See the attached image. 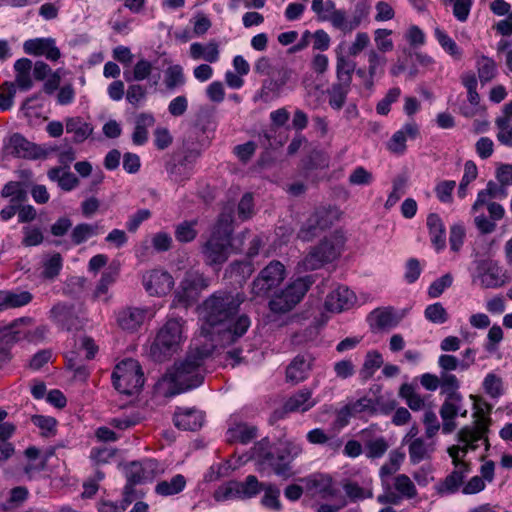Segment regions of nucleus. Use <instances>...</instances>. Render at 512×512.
Masks as SVG:
<instances>
[{
    "label": "nucleus",
    "instance_id": "obj_1",
    "mask_svg": "<svg viewBox=\"0 0 512 512\" xmlns=\"http://www.w3.org/2000/svg\"><path fill=\"white\" fill-rule=\"evenodd\" d=\"M245 295L241 292L219 290L206 298L199 307L202 320L199 338L216 346L230 345L242 337L250 327L246 314L239 315Z\"/></svg>",
    "mask_w": 512,
    "mask_h": 512
},
{
    "label": "nucleus",
    "instance_id": "obj_2",
    "mask_svg": "<svg viewBox=\"0 0 512 512\" xmlns=\"http://www.w3.org/2000/svg\"><path fill=\"white\" fill-rule=\"evenodd\" d=\"M488 426L489 419L480 417L474 427L467 426L458 432V440L461 445H452L447 450L454 469L436 485L438 494H454L464 484V479L471 471V465L465 461V457L469 450L477 449L479 441L483 440L488 444L486 437Z\"/></svg>",
    "mask_w": 512,
    "mask_h": 512
},
{
    "label": "nucleus",
    "instance_id": "obj_3",
    "mask_svg": "<svg viewBox=\"0 0 512 512\" xmlns=\"http://www.w3.org/2000/svg\"><path fill=\"white\" fill-rule=\"evenodd\" d=\"M215 348L216 345L207 339L198 337L192 340L185 357L173 365L166 377L179 392L200 386L206 373L205 362Z\"/></svg>",
    "mask_w": 512,
    "mask_h": 512
},
{
    "label": "nucleus",
    "instance_id": "obj_4",
    "mask_svg": "<svg viewBox=\"0 0 512 512\" xmlns=\"http://www.w3.org/2000/svg\"><path fill=\"white\" fill-rule=\"evenodd\" d=\"M233 232L232 216L221 214L212 232L202 245L204 262L209 266H221L228 260Z\"/></svg>",
    "mask_w": 512,
    "mask_h": 512
},
{
    "label": "nucleus",
    "instance_id": "obj_5",
    "mask_svg": "<svg viewBox=\"0 0 512 512\" xmlns=\"http://www.w3.org/2000/svg\"><path fill=\"white\" fill-rule=\"evenodd\" d=\"M185 323L180 317H172L159 328L150 346V355L155 361H165L181 349L187 338Z\"/></svg>",
    "mask_w": 512,
    "mask_h": 512
},
{
    "label": "nucleus",
    "instance_id": "obj_6",
    "mask_svg": "<svg viewBox=\"0 0 512 512\" xmlns=\"http://www.w3.org/2000/svg\"><path fill=\"white\" fill-rule=\"evenodd\" d=\"M312 284L311 276L299 277L284 289L274 291L269 301V309L277 314L291 311L303 299Z\"/></svg>",
    "mask_w": 512,
    "mask_h": 512
},
{
    "label": "nucleus",
    "instance_id": "obj_7",
    "mask_svg": "<svg viewBox=\"0 0 512 512\" xmlns=\"http://www.w3.org/2000/svg\"><path fill=\"white\" fill-rule=\"evenodd\" d=\"M344 244L345 238L343 234L340 232L333 233L305 256L301 261L302 268L306 271H312L334 261L341 254Z\"/></svg>",
    "mask_w": 512,
    "mask_h": 512
},
{
    "label": "nucleus",
    "instance_id": "obj_8",
    "mask_svg": "<svg viewBox=\"0 0 512 512\" xmlns=\"http://www.w3.org/2000/svg\"><path fill=\"white\" fill-rule=\"evenodd\" d=\"M114 388L121 394L138 393L144 384L142 368L137 360L125 359L119 362L112 373Z\"/></svg>",
    "mask_w": 512,
    "mask_h": 512
},
{
    "label": "nucleus",
    "instance_id": "obj_9",
    "mask_svg": "<svg viewBox=\"0 0 512 512\" xmlns=\"http://www.w3.org/2000/svg\"><path fill=\"white\" fill-rule=\"evenodd\" d=\"M286 276L285 266L280 261H271L253 280L251 294L254 297H268L279 288Z\"/></svg>",
    "mask_w": 512,
    "mask_h": 512
},
{
    "label": "nucleus",
    "instance_id": "obj_10",
    "mask_svg": "<svg viewBox=\"0 0 512 512\" xmlns=\"http://www.w3.org/2000/svg\"><path fill=\"white\" fill-rule=\"evenodd\" d=\"M208 286L209 280L202 273L197 271L187 272L175 293L173 306L185 308L191 306Z\"/></svg>",
    "mask_w": 512,
    "mask_h": 512
},
{
    "label": "nucleus",
    "instance_id": "obj_11",
    "mask_svg": "<svg viewBox=\"0 0 512 512\" xmlns=\"http://www.w3.org/2000/svg\"><path fill=\"white\" fill-rule=\"evenodd\" d=\"M509 281L503 268L493 260H481L477 263L473 282L482 288H500Z\"/></svg>",
    "mask_w": 512,
    "mask_h": 512
},
{
    "label": "nucleus",
    "instance_id": "obj_12",
    "mask_svg": "<svg viewBox=\"0 0 512 512\" xmlns=\"http://www.w3.org/2000/svg\"><path fill=\"white\" fill-rule=\"evenodd\" d=\"M5 155L36 160L46 157V152L37 144L30 142L23 135L14 133L3 141Z\"/></svg>",
    "mask_w": 512,
    "mask_h": 512
},
{
    "label": "nucleus",
    "instance_id": "obj_13",
    "mask_svg": "<svg viewBox=\"0 0 512 512\" xmlns=\"http://www.w3.org/2000/svg\"><path fill=\"white\" fill-rule=\"evenodd\" d=\"M439 413L443 420L442 432L444 434L452 433L456 429V423L454 419L458 415L466 417L468 413L464 405L463 396L461 394H454L445 397V400L440 407Z\"/></svg>",
    "mask_w": 512,
    "mask_h": 512
},
{
    "label": "nucleus",
    "instance_id": "obj_14",
    "mask_svg": "<svg viewBox=\"0 0 512 512\" xmlns=\"http://www.w3.org/2000/svg\"><path fill=\"white\" fill-rule=\"evenodd\" d=\"M142 284L151 296H164L174 287V278L163 269H152L142 276Z\"/></svg>",
    "mask_w": 512,
    "mask_h": 512
},
{
    "label": "nucleus",
    "instance_id": "obj_15",
    "mask_svg": "<svg viewBox=\"0 0 512 512\" xmlns=\"http://www.w3.org/2000/svg\"><path fill=\"white\" fill-rule=\"evenodd\" d=\"M149 310L143 307L127 306L116 313L117 325L126 332H136L145 322Z\"/></svg>",
    "mask_w": 512,
    "mask_h": 512
},
{
    "label": "nucleus",
    "instance_id": "obj_16",
    "mask_svg": "<svg viewBox=\"0 0 512 512\" xmlns=\"http://www.w3.org/2000/svg\"><path fill=\"white\" fill-rule=\"evenodd\" d=\"M23 49L27 54L44 56L47 60L53 62L61 57V52L53 38L29 39L24 42Z\"/></svg>",
    "mask_w": 512,
    "mask_h": 512
},
{
    "label": "nucleus",
    "instance_id": "obj_17",
    "mask_svg": "<svg viewBox=\"0 0 512 512\" xmlns=\"http://www.w3.org/2000/svg\"><path fill=\"white\" fill-rule=\"evenodd\" d=\"M50 318L67 331L78 330L83 326L82 319L72 306L58 303L50 310Z\"/></svg>",
    "mask_w": 512,
    "mask_h": 512
},
{
    "label": "nucleus",
    "instance_id": "obj_18",
    "mask_svg": "<svg viewBox=\"0 0 512 512\" xmlns=\"http://www.w3.org/2000/svg\"><path fill=\"white\" fill-rule=\"evenodd\" d=\"M307 489L313 496H318L322 499H333L337 496L339 490L334 485L332 478L326 474H313L305 480Z\"/></svg>",
    "mask_w": 512,
    "mask_h": 512
},
{
    "label": "nucleus",
    "instance_id": "obj_19",
    "mask_svg": "<svg viewBox=\"0 0 512 512\" xmlns=\"http://www.w3.org/2000/svg\"><path fill=\"white\" fill-rule=\"evenodd\" d=\"M31 321V318L28 317L15 320L8 326L7 336H9L10 339L15 342L21 341L23 339H26L29 342L42 339L47 331L46 327L40 326L34 330H29L23 327L25 324H30Z\"/></svg>",
    "mask_w": 512,
    "mask_h": 512
},
{
    "label": "nucleus",
    "instance_id": "obj_20",
    "mask_svg": "<svg viewBox=\"0 0 512 512\" xmlns=\"http://www.w3.org/2000/svg\"><path fill=\"white\" fill-rule=\"evenodd\" d=\"M314 358L309 354H299L286 368V381L298 384L308 378Z\"/></svg>",
    "mask_w": 512,
    "mask_h": 512
},
{
    "label": "nucleus",
    "instance_id": "obj_21",
    "mask_svg": "<svg viewBox=\"0 0 512 512\" xmlns=\"http://www.w3.org/2000/svg\"><path fill=\"white\" fill-rule=\"evenodd\" d=\"M355 300L353 291L345 286H338L327 295L324 305L330 312H342L352 307Z\"/></svg>",
    "mask_w": 512,
    "mask_h": 512
},
{
    "label": "nucleus",
    "instance_id": "obj_22",
    "mask_svg": "<svg viewBox=\"0 0 512 512\" xmlns=\"http://www.w3.org/2000/svg\"><path fill=\"white\" fill-rule=\"evenodd\" d=\"M328 214V211L325 209L317 210L303 224L300 231L298 232V237L303 241H310L320 231L329 227L330 222L327 219Z\"/></svg>",
    "mask_w": 512,
    "mask_h": 512
},
{
    "label": "nucleus",
    "instance_id": "obj_23",
    "mask_svg": "<svg viewBox=\"0 0 512 512\" xmlns=\"http://www.w3.org/2000/svg\"><path fill=\"white\" fill-rule=\"evenodd\" d=\"M312 395L313 392L310 389L303 388L298 390L285 401L283 411L285 413H304L310 410L317 404V401L312 397Z\"/></svg>",
    "mask_w": 512,
    "mask_h": 512
},
{
    "label": "nucleus",
    "instance_id": "obj_24",
    "mask_svg": "<svg viewBox=\"0 0 512 512\" xmlns=\"http://www.w3.org/2000/svg\"><path fill=\"white\" fill-rule=\"evenodd\" d=\"M203 422V413L194 408H179L174 414V423L182 430L195 431L201 428Z\"/></svg>",
    "mask_w": 512,
    "mask_h": 512
},
{
    "label": "nucleus",
    "instance_id": "obj_25",
    "mask_svg": "<svg viewBox=\"0 0 512 512\" xmlns=\"http://www.w3.org/2000/svg\"><path fill=\"white\" fill-rule=\"evenodd\" d=\"M370 14V5L367 0H358L354 6L352 16L349 17L345 11V20L342 25L341 32L349 34L356 30L364 21H366Z\"/></svg>",
    "mask_w": 512,
    "mask_h": 512
},
{
    "label": "nucleus",
    "instance_id": "obj_26",
    "mask_svg": "<svg viewBox=\"0 0 512 512\" xmlns=\"http://www.w3.org/2000/svg\"><path fill=\"white\" fill-rule=\"evenodd\" d=\"M426 225L436 251L443 250L446 247V229L441 217L436 213H430L427 216Z\"/></svg>",
    "mask_w": 512,
    "mask_h": 512
},
{
    "label": "nucleus",
    "instance_id": "obj_27",
    "mask_svg": "<svg viewBox=\"0 0 512 512\" xmlns=\"http://www.w3.org/2000/svg\"><path fill=\"white\" fill-rule=\"evenodd\" d=\"M262 445V443H259L257 446L254 447V454L257 455L258 457L265 458L269 462L270 466L272 467L274 473L277 476L283 479L290 478L293 475L292 466L290 464L291 461L287 460L284 454H278L277 457L275 458L269 452L265 454L259 452Z\"/></svg>",
    "mask_w": 512,
    "mask_h": 512
},
{
    "label": "nucleus",
    "instance_id": "obj_28",
    "mask_svg": "<svg viewBox=\"0 0 512 512\" xmlns=\"http://www.w3.org/2000/svg\"><path fill=\"white\" fill-rule=\"evenodd\" d=\"M368 321L372 330L391 329L399 323V319L391 308L373 310L368 316Z\"/></svg>",
    "mask_w": 512,
    "mask_h": 512
},
{
    "label": "nucleus",
    "instance_id": "obj_29",
    "mask_svg": "<svg viewBox=\"0 0 512 512\" xmlns=\"http://www.w3.org/2000/svg\"><path fill=\"white\" fill-rule=\"evenodd\" d=\"M398 394L412 411H425L428 409L427 397L421 395L413 384H402Z\"/></svg>",
    "mask_w": 512,
    "mask_h": 512
},
{
    "label": "nucleus",
    "instance_id": "obj_30",
    "mask_svg": "<svg viewBox=\"0 0 512 512\" xmlns=\"http://www.w3.org/2000/svg\"><path fill=\"white\" fill-rule=\"evenodd\" d=\"M435 450V443L432 439L418 438L408 443V452L410 461L413 464L419 463L427 459Z\"/></svg>",
    "mask_w": 512,
    "mask_h": 512
},
{
    "label": "nucleus",
    "instance_id": "obj_31",
    "mask_svg": "<svg viewBox=\"0 0 512 512\" xmlns=\"http://www.w3.org/2000/svg\"><path fill=\"white\" fill-rule=\"evenodd\" d=\"M152 461L131 462L125 467L127 484L136 485L145 482L150 478L149 470L152 469Z\"/></svg>",
    "mask_w": 512,
    "mask_h": 512
},
{
    "label": "nucleus",
    "instance_id": "obj_32",
    "mask_svg": "<svg viewBox=\"0 0 512 512\" xmlns=\"http://www.w3.org/2000/svg\"><path fill=\"white\" fill-rule=\"evenodd\" d=\"M66 132L73 134V141L81 143L85 141L93 132V127L90 123L81 117H68L65 120Z\"/></svg>",
    "mask_w": 512,
    "mask_h": 512
},
{
    "label": "nucleus",
    "instance_id": "obj_33",
    "mask_svg": "<svg viewBox=\"0 0 512 512\" xmlns=\"http://www.w3.org/2000/svg\"><path fill=\"white\" fill-rule=\"evenodd\" d=\"M190 56L194 60L203 59L209 63H215L219 60L220 51L216 42L211 41L204 45L202 43H192L190 45Z\"/></svg>",
    "mask_w": 512,
    "mask_h": 512
},
{
    "label": "nucleus",
    "instance_id": "obj_34",
    "mask_svg": "<svg viewBox=\"0 0 512 512\" xmlns=\"http://www.w3.org/2000/svg\"><path fill=\"white\" fill-rule=\"evenodd\" d=\"M15 69V87H19L23 91L29 90L33 81L31 78L32 61L28 58H21L14 64Z\"/></svg>",
    "mask_w": 512,
    "mask_h": 512
},
{
    "label": "nucleus",
    "instance_id": "obj_35",
    "mask_svg": "<svg viewBox=\"0 0 512 512\" xmlns=\"http://www.w3.org/2000/svg\"><path fill=\"white\" fill-rule=\"evenodd\" d=\"M317 16L319 20L329 22L334 29L341 32L345 20V10L337 9L336 4L332 0L324 3L322 11Z\"/></svg>",
    "mask_w": 512,
    "mask_h": 512
},
{
    "label": "nucleus",
    "instance_id": "obj_36",
    "mask_svg": "<svg viewBox=\"0 0 512 512\" xmlns=\"http://www.w3.org/2000/svg\"><path fill=\"white\" fill-rule=\"evenodd\" d=\"M48 178L56 182L58 186L64 191H71L79 185L78 178L62 167L51 168L47 173Z\"/></svg>",
    "mask_w": 512,
    "mask_h": 512
},
{
    "label": "nucleus",
    "instance_id": "obj_37",
    "mask_svg": "<svg viewBox=\"0 0 512 512\" xmlns=\"http://www.w3.org/2000/svg\"><path fill=\"white\" fill-rule=\"evenodd\" d=\"M475 66L479 81L482 85L491 82L497 75L498 70L496 62L486 55H477Z\"/></svg>",
    "mask_w": 512,
    "mask_h": 512
},
{
    "label": "nucleus",
    "instance_id": "obj_38",
    "mask_svg": "<svg viewBox=\"0 0 512 512\" xmlns=\"http://www.w3.org/2000/svg\"><path fill=\"white\" fill-rule=\"evenodd\" d=\"M257 436V428L244 423H239L229 428L227 440L230 443L248 444Z\"/></svg>",
    "mask_w": 512,
    "mask_h": 512
},
{
    "label": "nucleus",
    "instance_id": "obj_39",
    "mask_svg": "<svg viewBox=\"0 0 512 512\" xmlns=\"http://www.w3.org/2000/svg\"><path fill=\"white\" fill-rule=\"evenodd\" d=\"M186 487V478L182 474L173 476L170 480H163L155 486L156 494L164 497L176 495Z\"/></svg>",
    "mask_w": 512,
    "mask_h": 512
},
{
    "label": "nucleus",
    "instance_id": "obj_40",
    "mask_svg": "<svg viewBox=\"0 0 512 512\" xmlns=\"http://www.w3.org/2000/svg\"><path fill=\"white\" fill-rule=\"evenodd\" d=\"M355 67V62L343 55L341 51L336 50V76L338 82L351 85Z\"/></svg>",
    "mask_w": 512,
    "mask_h": 512
},
{
    "label": "nucleus",
    "instance_id": "obj_41",
    "mask_svg": "<svg viewBox=\"0 0 512 512\" xmlns=\"http://www.w3.org/2000/svg\"><path fill=\"white\" fill-rule=\"evenodd\" d=\"M186 77L183 67L179 64L170 65L164 72V85L167 90L173 91L184 86Z\"/></svg>",
    "mask_w": 512,
    "mask_h": 512
},
{
    "label": "nucleus",
    "instance_id": "obj_42",
    "mask_svg": "<svg viewBox=\"0 0 512 512\" xmlns=\"http://www.w3.org/2000/svg\"><path fill=\"white\" fill-rule=\"evenodd\" d=\"M383 364L382 355L376 351H369L366 356L362 368L359 371L360 379L364 382L369 380L377 369H379Z\"/></svg>",
    "mask_w": 512,
    "mask_h": 512
},
{
    "label": "nucleus",
    "instance_id": "obj_43",
    "mask_svg": "<svg viewBox=\"0 0 512 512\" xmlns=\"http://www.w3.org/2000/svg\"><path fill=\"white\" fill-rule=\"evenodd\" d=\"M63 259L60 253L46 256L42 261L41 277L45 280H54L60 273Z\"/></svg>",
    "mask_w": 512,
    "mask_h": 512
},
{
    "label": "nucleus",
    "instance_id": "obj_44",
    "mask_svg": "<svg viewBox=\"0 0 512 512\" xmlns=\"http://www.w3.org/2000/svg\"><path fill=\"white\" fill-rule=\"evenodd\" d=\"M0 194L3 198H9L10 203L18 205L27 200V191L24 188V185L18 181H10L6 183Z\"/></svg>",
    "mask_w": 512,
    "mask_h": 512
},
{
    "label": "nucleus",
    "instance_id": "obj_45",
    "mask_svg": "<svg viewBox=\"0 0 512 512\" xmlns=\"http://www.w3.org/2000/svg\"><path fill=\"white\" fill-rule=\"evenodd\" d=\"M349 90L350 85L348 84L340 82L333 84L327 91L330 107L334 110H340L346 102Z\"/></svg>",
    "mask_w": 512,
    "mask_h": 512
},
{
    "label": "nucleus",
    "instance_id": "obj_46",
    "mask_svg": "<svg viewBox=\"0 0 512 512\" xmlns=\"http://www.w3.org/2000/svg\"><path fill=\"white\" fill-rule=\"evenodd\" d=\"M265 484L260 483L256 476L248 475L244 481H238L239 499H248L262 491Z\"/></svg>",
    "mask_w": 512,
    "mask_h": 512
},
{
    "label": "nucleus",
    "instance_id": "obj_47",
    "mask_svg": "<svg viewBox=\"0 0 512 512\" xmlns=\"http://www.w3.org/2000/svg\"><path fill=\"white\" fill-rule=\"evenodd\" d=\"M434 35L445 52H447L449 55H451L453 58L457 60L461 59V49L444 30L440 29L439 27H436L434 30Z\"/></svg>",
    "mask_w": 512,
    "mask_h": 512
},
{
    "label": "nucleus",
    "instance_id": "obj_48",
    "mask_svg": "<svg viewBox=\"0 0 512 512\" xmlns=\"http://www.w3.org/2000/svg\"><path fill=\"white\" fill-rule=\"evenodd\" d=\"M366 56L368 62V74L371 77L382 75L387 63V58L383 55V53H380L375 49H370L367 51Z\"/></svg>",
    "mask_w": 512,
    "mask_h": 512
},
{
    "label": "nucleus",
    "instance_id": "obj_49",
    "mask_svg": "<svg viewBox=\"0 0 512 512\" xmlns=\"http://www.w3.org/2000/svg\"><path fill=\"white\" fill-rule=\"evenodd\" d=\"M197 220L183 221L175 227V238L178 242L188 243L193 241L198 231L196 229Z\"/></svg>",
    "mask_w": 512,
    "mask_h": 512
},
{
    "label": "nucleus",
    "instance_id": "obj_50",
    "mask_svg": "<svg viewBox=\"0 0 512 512\" xmlns=\"http://www.w3.org/2000/svg\"><path fill=\"white\" fill-rule=\"evenodd\" d=\"M32 423L40 429V434L43 437H52L57 432V420L51 416L33 415L31 417Z\"/></svg>",
    "mask_w": 512,
    "mask_h": 512
},
{
    "label": "nucleus",
    "instance_id": "obj_51",
    "mask_svg": "<svg viewBox=\"0 0 512 512\" xmlns=\"http://www.w3.org/2000/svg\"><path fill=\"white\" fill-rule=\"evenodd\" d=\"M394 488L401 497L412 499L417 496L416 486L406 474H399L394 478Z\"/></svg>",
    "mask_w": 512,
    "mask_h": 512
},
{
    "label": "nucleus",
    "instance_id": "obj_52",
    "mask_svg": "<svg viewBox=\"0 0 512 512\" xmlns=\"http://www.w3.org/2000/svg\"><path fill=\"white\" fill-rule=\"evenodd\" d=\"M98 228V224L92 225L87 223H81L76 225L71 233L72 242L75 245H79L85 242L90 237L95 236L99 233Z\"/></svg>",
    "mask_w": 512,
    "mask_h": 512
},
{
    "label": "nucleus",
    "instance_id": "obj_53",
    "mask_svg": "<svg viewBox=\"0 0 512 512\" xmlns=\"http://www.w3.org/2000/svg\"><path fill=\"white\" fill-rule=\"evenodd\" d=\"M153 70V65L146 59H140L133 67L132 75L125 72L126 81H143L149 78Z\"/></svg>",
    "mask_w": 512,
    "mask_h": 512
},
{
    "label": "nucleus",
    "instance_id": "obj_54",
    "mask_svg": "<svg viewBox=\"0 0 512 512\" xmlns=\"http://www.w3.org/2000/svg\"><path fill=\"white\" fill-rule=\"evenodd\" d=\"M5 308H19L28 305L33 295L29 291H5Z\"/></svg>",
    "mask_w": 512,
    "mask_h": 512
},
{
    "label": "nucleus",
    "instance_id": "obj_55",
    "mask_svg": "<svg viewBox=\"0 0 512 512\" xmlns=\"http://www.w3.org/2000/svg\"><path fill=\"white\" fill-rule=\"evenodd\" d=\"M440 380L441 381L439 388L441 390L442 395H445V397H447L454 394H461L459 392L460 381L454 374L441 372Z\"/></svg>",
    "mask_w": 512,
    "mask_h": 512
},
{
    "label": "nucleus",
    "instance_id": "obj_56",
    "mask_svg": "<svg viewBox=\"0 0 512 512\" xmlns=\"http://www.w3.org/2000/svg\"><path fill=\"white\" fill-rule=\"evenodd\" d=\"M482 385L485 393L492 398H498L503 394L502 379L494 373H488Z\"/></svg>",
    "mask_w": 512,
    "mask_h": 512
},
{
    "label": "nucleus",
    "instance_id": "obj_57",
    "mask_svg": "<svg viewBox=\"0 0 512 512\" xmlns=\"http://www.w3.org/2000/svg\"><path fill=\"white\" fill-rule=\"evenodd\" d=\"M498 129V141L508 147H512V124L508 121L507 117H498L495 120Z\"/></svg>",
    "mask_w": 512,
    "mask_h": 512
},
{
    "label": "nucleus",
    "instance_id": "obj_58",
    "mask_svg": "<svg viewBox=\"0 0 512 512\" xmlns=\"http://www.w3.org/2000/svg\"><path fill=\"white\" fill-rule=\"evenodd\" d=\"M262 490L264 491L261 499L262 505L268 509L279 510L281 507L279 500L280 490L271 484H265Z\"/></svg>",
    "mask_w": 512,
    "mask_h": 512
},
{
    "label": "nucleus",
    "instance_id": "obj_59",
    "mask_svg": "<svg viewBox=\"0 0 512 512\" xmlns=\"http://www.w3.org/2000/svg\"><path fill=\"white\" fill-rule=\"evenodd\" d=\"M391 34L392 31L388 29H376L374 31L376 51L384 54L386 52H390L393 50L394 44L392 39L390 38Z\"/></svg>",
    "mask_w": 512,
    "mask_h": 512
},
{
    "label": "nucleus",
    "instance_id": "obj_60",
    "mask_svg": "<svg viewBox=\"0 0 512 512\" xmlns=\"http://www.w3.org/2000/svg\"><path fill=\"white\" fill-rule=\"evenodd\" d=\"M238 481H229L219 486L214 492V499L218 502L239 499Z\"/></svg>",
    "mask_w": 512,
    "mask_h": 512
},
{
    "label": "nucleus",
    "instance_id": "obj_61",
    "mask_svg": "<svg viewBox=\"0 0 512 512\" xmlns=\"http://www.w3.org/2000/svg\"><path fill=\"white\" fill-rule=\"evenodd\" d=\"M422 421L425 426L426 438L428 440L433 439L441 428L436 413L432 409L428 408L424 411Z\"/></svg>",
    "mask_w": 512,
    "mask_h": 512
},
{
    "label": "nucleus",
    "instance_id": "obj_62",
    "mask_svg": "<svg viewBox=\"0 0 512 512\" xmlns=\"http://www.w3.org/2000/svg\"><path fill=\"white\" fill-rule=\"evenodd\" d=\"M425 318L435 324H443L448 320V313L439 302L428 305L424 311Z\"/></svg>",
    "mask_w": 512,
    "mask_h": 512
},
{
    "label": "nucleus",
    "instance_id": "obj_63",
    "mask_svg": "<svg viewBox=\"0 0 512 512\" xmlns=\"http://www.w3.org/2000/svg\"><path fill=\"white\" fill-rule=\"evenodd\" d=\"M348 413L356 416L361 413L374 414L376 412L374 401L368 397H362L347 406Z\"/></svg>",
    "mask_w": 512,
    "mask_h": 512
},
{
    "label": "nucleus",
    "instance_id": "obj_64",
    "mask_svg": "<svg viewBox=\"0 0 512 512\" xmlns=\"http://www.w3.org/2000/svg\"><path fill=\"white\" fill-rule=\"evenodd\" d=\"M23 238H22V245L25 247H32V246H38L40 245L43 240L44 236L40 228L34 227V226H25L22 229Z\"/></svg>",
    "mask_w": 512,
    "mask_h": 512
}]
</instances>
